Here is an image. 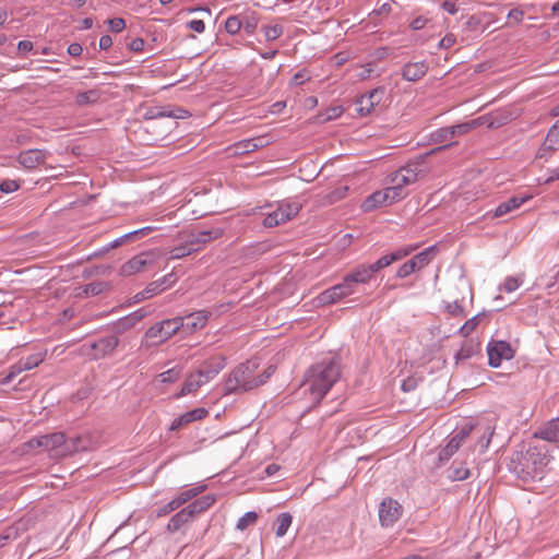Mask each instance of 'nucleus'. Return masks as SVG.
I'll list each match as a JSON object with an SVG mask.
<instances>
[{
	"label": "nucleus",
	"mask_w": 559,
	"mask_h": 559,
	"mask_svg": "<svg viewBox=\"0 0 559 559\" xmlns=\"http://www.w3.org/2000/svg\"><path fill=\"white\" fill-rule=\"evenodd\" d=\"M341 374V361L337 357L323 358L306 371L302 392L309 395L311 404L317 405L340 380Z\"/></svg>",
	"instance_id": "obj_1"
},
{
	"label": "nucleus",
	"mask_w": 559,
	"mask_h": 559,
	"mask_svg": "<svg viewBox=\"0 0 559 559\" xmlns=\"http://www.w3.org/2000/svg\"><path fill=\"white\" fill-rule=\"evenodd\" d=\"M551 456L546 447L530 445L525 452L512 454L509 468L524 481L543 479Z\"/></svg>",
	"instance_id": "obj_2"
},
{
	"label": "nucleus",
	"mask_w": 559,
	"mask_h": 559,
	"mask_svg": "<svg viewBox=\"0 0 559 559\" xmlns=\"http://www.w3.org/2000/svg\"><path fill=\"white\" fill-rule=\"evenodd\" d=\"M29 449H44L51 457H64L75 452L86 450L82 444V438L67 439L62 432H53L31 439L26 444Z\"/></svg>",
	"instance_id": "obj_3"
},
{
	"label": "nucleus",
	"mask_w": 559,
	"mask_h": 559,
	"mask_svg": "<svg viewBox=\"0 0 559 559\" xmlns=\"http://www.w3.org/2000/svg\"><path fill=\"white\" fill-rule=\"evenodd\" d=\"M415 249L416 247L413 246L399 248L395 251L379 258L371 264H359L355 266L347 273V275L356 286L359 284H367L374 277L376 273L409 255Z\"/></svg>",
	"instance_id": "obj_4"
},
{
	"label": "nucleus",
	"mask_w": 559,
	"mask_h": 559,
	"mask_svg": "<svg viewBox=\"0 0 559 559\" xmlns=\"http://www.w3.org/2000/svg\"><path fill=\"white\" fill-rule=\"evenodd\" d=\"M258 364L255 361H246L239 364L233 369L224 382L225 394L247 392L261 385V381H257L255 373Z\"/></svg>",
	"instance_id": "obj_5"
},
{
	"label": "nucleus",
	"mask_w": 559,
	"mask_h": 559,
	"mask_svg": "<svg viewBox=\"0 0 559 559\" xmlns=\"http://www.w3.org/2000/svg\"><path fill=\"white\" fill-rule=\"evenodd\" d=\"M420 164L409 163L406 166L391 174L389 178L390 186L386 187L392 193L391 200H402L407 195L405 187L415 183L421 173Z\"/></svg>",
	"instance_id": "obj_6"
},
{
	"label": "nucleus",
	"mask_w": 559,
	"mask_h": 559,
	"mask_svg": "<svg viewBox=\"0 0 559 559\" xmlns=\"http://www.w3.org/2000/svg\"><path fill=\"white\" fill-rule=\"evenodd\" d=\"M182 322L180 317L162 320L152 325L146 332L145 337L154 344H162L181 332Z\"/></svg>",
	"instance_id": "obj_7"
},
{
	"label": "nucleus",
	"mask_w": 559,
	"mask_h": 559,
	"mask_svg": "<svg viewBox=\"0 0 559 559\" xmlns=\"http://www.w3.org/2000/svg\"><path fill=\"white\" fill-rule=\"evenodd\" d=\"M357 292L356 285L350 280V277L346 274L343 277V282L338 283L318 295L316 298L317 305L326 306L336 304L340 300L354 295Z\"/></svg>",
	"instance_id": "obj_8"
},
{
	"label": "nucleus",
	"mask_w": 559,
	"mask_h": 559,
	"mask_svg": "<svg viewBox=\"0 0 559 559\" xmlns=\"http://www.w3.org/2000/svg\"><path fill=\"white\" fill-rule=\"evenodd\" d=\"M155 255L152 252H141L123 263L120 267L122 276H131L150 270L155 264Z\"/></svg>",
	"instance_id": "obj_9"
},
{
	"label": "nucleus",
	"mask_w": 559,
	"mask_h": 559,
	"mask_svg": "<svg viewBox=\"0 0 559 559\" xmlns=\"http://www.w3.org/2000/svg\"><path fill=\"white\" fill-rule=\"evenodd\" d=\"M402 514V506L392 498H385L379 506V521L383 527L393 526Z\"/></svg>",
	"instance_id": "obj_10"
},
{
	"label": "nucleus",
	"mask_w": 559,
	"mask_h": 559,
	"mask_svg": "<svg viewBox=\"0 0 559 559\" xmlns=\"http://www.w3.org/2000/svg\"><path fill=\"white\" fill-rule=\"evenodd\" d=\"M488 361L493 368H498L502 360H510L514 357V350L506 341L490 342L487 346Z\"/></svg>",
	"instance_id": "obj_11"
},
{
	"label": "nucleus",
	"mask_w": 559,
	"mask_h": 559,
	"mask_svg": "<svg viewBox=\"0 0 559 559\" xmlns=\"http://www.w3.org/2000/svg\"><path fill=\"white\" fill-rule=\"evenodd\" d=\"M474 426L467 424L463 426L456 433H454L445 444V447L439 453V461H449L460 449L461 444L468 438L473 431Z\"/></svg>",
	"instance_id": "obj_12"
},
{
	"label": "nucleus",
	"mask_w": 559,
	"mask_h": 559,
	"mask_svg": "<svg viewBox=\"0 0 559 559\" xmlns=\"http://www.w3.org/2000/svg\"><path fill=\"white\" fill-rule=\"evenodd\" d=\"M211 314L212 313L209 310H198L187 316L180 317L182 322L181 333L183 335H188L203 329L206 325Z\"/></svg>",
	"instance_id": "obj_13"
},
{
	"label": "nucleus",
	"mask_w": 559,
	"mask_h": 559,
	"mask_svg": "<svg viewBox=\"0 0 559 559\" xmlns=\"http://www.w3.org/2000/svg\"><path fill=\"white\" fill-rule=\"evenodd\" d=\"M383 95H384V88L378 87V88H374V90L370 91L369 93L360 96L356 100V111L360 116H367V115L371 114L374 106L380 104V102L382 100Z\"/></svg>",
	"instance_id": "obj_14"
},
{
	"label": "nucleus",
	"mask_w": 559,
	"mask_h": 559,
	"mask_svg": "<svg viewBox=\"0 0 559 559\" xmlns=\"http://www.w3.org/2000/svg\"><path fill=\"white\" fill-rule=\"evenodd\" d=\"M119 344V338L116 335H108L100 337L90 344L91 350H93L92 357L94 359L103 358L110 355Z\"/></svg>",
	"instance_id": "obj_15"
},
{
	"label": "nucleus",
	"mask_w": 559,
	"mask_h": 559,
	"mask_svg": "<svg viewBox=\"0 0 559 559\" xmlns=\"http://www.w3.org/2000/svg\"><path fill=\"white\" fill-rule=\"evenodd\" d=\"M47 156L48 152L44 150H26L22 151L17 155V162L21 166H23L26 169H34L39 165L44 164L47 159Z\"/></svg>",
	"instance_id": "obj_16"
},
{
	"label": "nucleus",
	"mask_w": 559,
	"mask_h": 559,
	"mask_svg": "<svg viewBox=\"0 0 559 559\" xmlns=\"http://www.w3.org/2000/svg\"><path fill=\"white\" fill-rule=\"evenodd\" d=\"M531 195H514L508 199L504 202H501L493 211L492 217L498 218L501 217L523 205L526 201H528ZM491 212H488L487 215H490Z\"/></svg>",
	"instance_id": "obj_17"
},
{
	"label": "nucleus",
	"mask_w": 559,
	"mask_h": 559,
	"mask_svg": "<svg viewBox=\"0 0 559 559\" xmlns=\"http://www.w3.org/2000/svg\"><path fill=\"white\" fill-rule=\"evenodd\" d=\"M391 198L392 193L388 188L376 191L364 201L362 209L368 212L381 205H388L396 202V200H391Z\"/></svg>",
	"instance_id": "obj_18"
},
{
	"label": "nucleus",
	"mask_w": 559,
	"mask_h": 559,
	"mask_svg": "<svg viewBox=\"0 0 559 559\" xmlns=\"http://www.w3.org/2000/svg\"><path fill=\"white\" fill-rule=\"evenodd\" d=\"M428 71L426 61L409 62L402 69V76L409 82H416L421 79Z\"/></svg>",
	"instance_id": "obj_19"
},
{
	"label": "nucleus",
	"mask_w": 559,
	"mask_h": 559,
	"mask_svg": "<svg viewBox=\"0 0 559 559\" xmlns=\"http://www.w3.org/2000/svg\"><path fill=\"white\" fill-rule=\"evenodd\" d=\"M206 415L207 411L205 408H194L192 411H189L174 419L169 427V430L176 431L183 427L185 425L204 418Z\"/></svg>",
	"instance_id": "obj_20"
},
{
	"label": "nucleus",
	"mask_w": 559,
	"mask_h": 559,
	"mask_svg": "<svg viewBox=\"0 0 559 559\" xmlns=\"http://www.w3.org/2000/svg\"><path fill=\"white\" fill-rule=\"evenodd\" d=\"M534 437L549 442H559V417L546 423L534 433Z\"/></svg>",
	"instance_id": "obj_21"
},
{
	"label": "nucleus",
	"mask_w": 559,
	"mask_h": 559,
	"mask_svg": "<svg viewBox=\"0 0 559 559\" xmlns=\"http://www.w3.org/2000/svg\"><path fill=\"white\" fill-rule=\"evenodd\" d=\"M226 367V357L224 355H215L206 359L200 366L211 380H213Z\"/></svg>",
	"instance_id": "obj_22"
},
{
	"label": "nucleus",
	"mask_w": 559,
	"mask_h": 559,
	"mask_svg": "<svg viewBox=\"0 0 559 559\" xmlns=\"http://www.w3.org/2000/svg\"><path fill=\"white\" fill-rule=\"evenodd\" d=\"M193 518L190 511L186 508L174 514L167 523L166 530L169 533H176L180 531L185 525L192 522Z\"/></svg>",
	"instance_id": "obj_23"
},
{
	"label": "nucleus",
	"mask_w": 559,
	"mask_h": 559,
	"mask_svg": "<svg viewBox=\"0 0 559 559\" xmlns=\"http://www.w3.org/2000/svg\"><path fill=\"white\" fill-rule=\"evenodd\" d=\"M215 501L216 499L214 495H205L189 503L187 509L190 511L192 518L194 519L197 515L209 510L215 503Z\"/></svg>",
	"instance_id": "obj_24"
},
{
	"label": "nucleus",
	"mask_w": 559,
	"mask_h": 559,
	"mask_svg": "<svg viewBox=\"0 0 559 559\" xmlns=\"http://www.w3.org/2000/svg\"><path fill=\"white\" fill-rule=\"evenodd\" d=\"M265 145L264 138H254L240 141L235 144L236 152L239 154H246L257 151Z\"/></svg>",
	"instance_id": "obj_25"
},
{
	"label": "nucleus",
	"mask_w": 559,
	"mask_h": 559,
	"mask_svg": "<svg viewBox=\"0 0 559 559\" xmlns=\"http://www.w3.org/2000/svg\"><path fill=\"white\" fill-rule=\"evenodd\" d=\"M205 488V485H197L192 488L180 491L173 500L178 506V508H180L191 499L195 498L198 495L202 493Z\"/></svg>",
	"instance_id": "obj_26"
},
{
	"label": "nucleus",
	"mask_w": 559,
	"mask_h": 559,
	"mask_svg": "<svg viewBox=\"0 0 559 559\" xmlns=\"http://www.w3.org/2000/svg\"><path fill=\"white\" fill-rule=\"evenodd\" d=\"M438 252L437 246H430L423 250L421 252L417 253L412 258L413 261L416 262V266L419 269H424L436 257Z\"/></svg>",
	"instance_id": "obj_27"
},
{
	"label": "nucleus",
	"mask_w": 559,
	"mask_h": 559,
	"mask_svg": "<svg viewBox=\"0 0 559 559\" xmlns=\"http://www.w3.org/2000/svg\"><path fill=\"white\" fill-rule=\"evenodd\" d=\"M431 140L435 143H443L447 142L448 144L438 147L437 150L440 151L442 148H445L452 144H454L453 140V131H450L449 127L440 128L431 133Z\"/></svg>",
	"instance_id": "obj_28"
},
{
	"label": "nucleus",
	"mask_w": 559,
	"mask_h": 559,
	"mask_svg": "<svg viewBox=\"0 0 559 559\" xmlns=\"http://www.w3.org/2000/svg\"><path fill=\"white\" fill-rule=\"evenodd\" d=\"M471 476V471L462 463L456 464L455 462L448 469V477L452 481L465 480Z\"/></svg>",
	"instance_id": "obj_29"
},
{
	"label": "nucleus",
	"mask_w": 559,
	"mask_h": 559,
	"mask_svg": "<svg viewBox=\"0 0 559 559\" xmlns=\"http://www.w3.org/2000/svg\"><path fill=\"white\" fill-rule=\"evenodd\" d=\"M44 357L45 356L41 353L29 355L25 359H21L16 362V370L17 371L31 370V369L37 367L40 362H43Z\"/></svg>",
	"instance_id": "obj_30"
},
{
	"label": "nucleus",
	"mask_w": 559,
	"mask_h": 559,
	"mask_svg": "<svg viewBox=\"0 0 559 559\" xmlns=\"http://www.w3.org/2000/svg\"><path fill=\"white\" fill-rule=\"evenodd\" d=\"M223 233H224V230L219 227L200 230L195 235H193V237H194L193 242L206 243L211 240L219 238L223 235Z\"/></svg>",
	"instance_id": "obj_31"
},
{
	"label": "nucleus",
	"mask_w": 559,
	"mask_h": 559,
	"mask_svg": "<svg viewBox=\"0 0 559 559\" xmlns=\"http://www.w3.org/2000/svg\"><path fill=\"white\" fill-rule=\"evenodd\" d=\"M100 95V91L96 88L81 92L76 94L75 103L79 106L92 105L99 100Z\"/></svg>",
	"instance_id": "obj_32"
},
{
	"label": "nucleus",
	"mask_w": 559,
	"mask_h": 559,
	"mask_svg": "<svg viewBox=\"0 0 559 559\" xmlns=\"http://www.w3.org/2000/svg\"><path fill=\"white\" fill-rule=\"evenodd\" d=\"M292 522H293V516L290 513L288 512H283L281 513L277 518H276V521H275V525H276V530H275V534L277 537H283L289 526L292 525Z\"/></svg>",
	"instance_id": "obj_33"
},
{
	"label": "nucleus",
	"mask_w": 559,
	"mask_h": 559,
	"mask_svg": "<svg viewBox=\"0 0 559 559\" xmlns=\"http://www.w3.org/2000/svg\"><path fill=\"white\" fill-rule=\"evenodd\" d=\"M287 222V215L284 216L283 211L277 207L275 211L271 212L263 219V225L267 228L278 226Z\"/></svg>",
	"instance_id": "obj_34"
},
{
	"label": "nucleus",
	"mask_w": 559,
	"mask_h": 559,
	"mask_svg": "<svg viewBox=\"0 0 559 559\" xmlns=\"http://www.w3.org/2000/svg\"><path fill=\"white\" fill-rule=\"evenodd\" d=\"M201 388L200 382L195 378L194 373H190L185 380L179 396L188 395L197 392Z\"/></svg>",
	"instance_id": "obj_35"
},
{
	"label": "nucleus",
	"mask_w": 559,
	"mask_h": 559,
	"mask_svg": "<svg viewBox=\"0 0 559 559\" xmlns=\"http://www.w3.org/2000/svg\"><path fill=\"white\" fill-rule=\"evenodd\" d=\"M108 283L106 282H94L83 286L82 294L85 296H96L102 294L108 288Z\"/></svg>",
	"instance_id": "obj_36"
},
{
	"label": "nucleus",
	"mask_w": 559,
	"mask_h": 559,
	"mask_svg": "<svg viewBox=\"0 0 559 559\" xmlns=\"http://www.w3.org/2000/svg\"><path fill=\"white\" fill-rule=\"evenodd\" d=\"M262 31H263L264 37L267 41L276 40L284 33V28L280 24L265 25L262 27Z\"/></svg>",
	"instance_id": "obj_37"
},
{
	"label": "nucleus",
	"mask_w": 559,
	"mask_h": 559,
	"mask_svg": "<svg viewBox=\"0 0 559 559\" xmlns=\"http://www.w3.org/2000/svg\"><path fill=\"white\" fill-rule=\"evenodd\" d=\"M242 28V21L239 15H231L225 21V31L229 35H236Z\"/></svg>",
	"instance_id": "obj_38"
},
{
	"label": "nucleus",
	"mask_w": 559,
	"mask_h": 559,
	"mask_svg": "<svg viewBox=\"0 0 559 559\" xmlns=\"http://www.w3.org/2000/svg\"><path fill=\"white\" fill-rule=\"evenodd\" d=\"M258 520V514L254 511L245 513L236 523L238 531H245L248 526L253 525Z\"/></svg>",
	"instance_id": "obj_39"
},
{
	"label": "nucleus",
	"mask_w": 559,
	"mask_h": 559,
	"mask_svg": "<svg viewBox=\"0 0 559 559\" xmlns=\"http://www.w3.org/2000/svg\"><path fill=\"white\" fill-rule=\"evenodd\" d=\"M523 281H524V275L508 276L506 278L504 283L502 284L501 289L504 290L506 293H512V292L516 290L522 285Z\"/></svg>",
	"instance_id": "obj_40"
},
{
	"label": "nucleus",
	"mask_w": 559,
	"mask_h": 559,
	"mask_svg": "<svg viewBox=\"0 0 559 559\" xmlns=\"http://www.w3.org/2000/svg\"><path fill=\"white\" fill-rule=\"evenodd\" d=\"M478 124H479L478 120H472L471 122H464V123H460L456 126H450L449 128H450V131H453V139H454L455 136L466 134L467 132H469L472 129H474Z\"/></svg>",
	"instance_id": "obj_41"
},
{
	"label": "nucleus",
	"mask_w": 559,
	"mask_h": 559,
	"mask_svg": "<svg viewBox=\"0 0 559 559\" xmlns=\"http://www.w3.org/2000/svg\"><path fill=\"white\" fill-rule=\"evenodd\" d=\"M181 376V368L174 367L171 369H168L162 373H159L158 378L160 382L163 383H173L177 381Z\"/></svg>",
	"instance_id": "obj_42"
},
{
	"label": "nucleus",
	"mask_w": 559,
	"mask_h": 559,
	"mask_svg": "<svg viewBox=\"0 0 559 559\" xmlns=\"http://www.w3.org/2000/svg\"><path fill=\"white\" fill-rule=\"evenodd\" d=\"M416 271H419V269L416 266V262L409 259L399 267L396 276L399 278H405Z\"/></svg>",
	"instance_id": "obj_43"
},
{
	"label": "nucleus",
	"mask_w": 559,
	"mask_h": 559,
	"mask_svg": "<svg viewBox=\"0 0 559 559\" xmlns=\"http://www.w3.org/2000/svg\"><path fill=\"white\" fill-rule=\"evenodd\" d=\"M187 111L182 109H178L177 112L171 110H164V109H154L150 111V118H162V117H169V118H183L182 114H186Z\"/></svg>",
	"instance_id": "obj_44"
},
{
	"label": "nucleus",
	"mask_w": 559,
	"mask_h": 559,
	"mask_svg": "<svg viewBox=\"0 0 559 559\" xmlns=\"http://www.w3.org/2000/svg\"><path fill=\"white\" fill-rule=\"evenodd\" d=\"M480 321V316H474L469 320H467L460 329V334L464 337L468 336L478 325Z\"/></svg>",
	"instance_id": "obj_45"
},
{
	"label": "nucleus",
	"mask_w": 559,
	"mask_h": 559,
	"mask_svg": "<svg viewBox=\"0 0 559 559\" xmlns=\"http://www.w3.org/2000/svg\"><path fill=\"white\" fill-rule=\"evenodd\" d=\"M280 210L283 211L284 216L287 215V221L296 216L300 211V204L297 202L281 204Z\"/></svg>",
	"instance_id": "obj_46"
},
{
	"label": "nucleus",
	"mask_w": 559,
	"mask_h": 559,
	"mask_svg": "<svg viewBox=\"0 0 559 559\" xmlns=\"http://www.w3.org/2000/svg\"><path fill=\"white\" fill-rule=\"evenodd\" d=\"M20 183L16 180L4 179L0 182V191L3 193H11L19 190Z\"/></svg>",
	"instance_id": "obj_47"
},
{
	"label": "nucleus",
	"mask_w": 559,
	"mask_h": 559,
	"mask_svg": "<svg viewBox=\"0 0 559 559\" xmlns=\"http://www.w3.org/2000/svg\"><path fill=\"white\" fill-rule=\"evenodd\" d=\"M310 79H311V75H310L309 71L306 69H302L294 74V76L292 78V85H295V86L301 85L305 82L309 81Z\"/></svg>",
	"instance_id": "obj_48"
},
{
	"label": "nucleus",
	"mask_w": 559,
	"mask_h": 559,
	"mask_svg": "<svg viewBox=\"0 0 559 559\" xmlns=\"http://www.w3.org/2000/svg\"><path fill=\"white\" fill-rule=\"evenodd\" d=\"M445 311L453 317H464V309L459 301L448 302L444 307Z\"/></svg>",
	"instance_id": "obj_49"
},
{
	"label": "nucleus",
	"mask_w": 559,
	"mask_h": 559,
	"mask_svg": "<svg viewBox=\"0 0 559 559\" xmlns=\"http://www.w3.org/2000/svg\"><path fill=\"white\" fill-rule=\"evenodd\" d=\"M493 435V428L488 426L484 431V437L479 440L480 452H485L490 444L491 437Z\"/></svg>",
	"instance_id": "obj_50"
},
{
	"label": "nucleus",
	"mask_w": 559,
	"mask_h": 559,
	"mask_svg": "<svg viewBox=\"0 0 559 559\" xmlns=\"http://www.w3.org/2000/svg\"><path fill=\"white\" fill-rule=\"evenodd\" d=\"M164 290L165 286H162V284L158 281H154L145 287V293L148 295L150 298L160 294Z\"/></svg>",
	"instance_id": "obj_51"
},
{
	"label": "nucleus",
	"mask_w": 559,
	"mask_h": 559,
	"mask_svg": "<svg viewBox=\"0 0 559 559\" xmlns=\"http://www.w3.org/2000/svg\"><path fill=\"white\" fill-rule=\"evenodd\" d=\"M179 509L178 506L175 503V501L171 499L168 503L162 506L160 508L156 509V515L158 518L166 516L167 514L171 513L173 511Z\"/></svg>",
	"instance_id": "obj_52"
},
{
	"label": "nucleus",
	"mask_w": 559,
	"mask_h": 559,
	"mask_svg": "<svg viewBox=\"0 0 559 559\" xmlns=\"http://www.w3.org/2000/svg\"><path fill=\"white\" fill-rule=\"evenodd\" d=\"M108 24H109L110 31H112L115 33H120L126 27V22L121 17L110 19V20H108Z\"/></svg>",
	"instance_id": "obj_53"
},
{
	"label": "nucleus",
	"mask_w": 559,
	"mask_h": 559,
	"mask_svg": "<svg viewBox=\"0 0 559 559\" xmlns=\"http://www.w3.org/2000/svg\"><path fill=\"white\" fill-rule=\"evenodd\" d=\"M127 320H128L127 316L119 319L114 325L115 331L121 333V332L127 331L134 326V324H131V321H127Z\"/></svg>",
	"instance_id": "obj_54"
},
{
	"label": "nucleus",
	"mask_w": 559,
	"mask_h": 559,
	"mask_svg": "<svg viewBox=\"0 0 559 559\" xmlns=\"http://www.w3.org/2000/svg\"><path fill=\"white\" fill-rule=\"evenodd\" d=\"M155 228L152 227V226H146V227H143V228H140V229H136V230H133V231H130L128 233V236L131 237V239H135V238H141V237H144V236H147L148 234H151Z\"/></svg>",
	"instance_id": "obj_55"
},
{
	"label": "nucleus",
	"mask_w": 559,
	"mask_h": 559,
	"mask_svg": "<svg viewBox=\"0 0 559 559\" xmlns=\"http://www.w3.org/2000/svg\"><path fill=\"white\" fill-rule=\"evenodd\" d=\"M275 372L274 366H269L262 373L255 374L257 381H261V385L264 384Z\"/></svg>",
	"instance_id": "obj_56"
},
{
	"label": "nucleus",
	"mask_w": 559,
	"mask_h": 559,
	"mask_svg": "<svg viewBox=\"0 0 559 559\" xmlns=\"http://www.w3.org/2000/svg\"><path fill=\"white\" fill-rule=\"evenodd\" d=\"M456 43V37L453 34H447L439 41V47L442 49L451 48Z\"/></svg>",
	"instance_id": "obj_57"
},
{
	"label": "nucleus",
	"mask_w": 559,
	"mask_h": 559,
	"mask_svg": "<svg viewBox=\"0 0 559 559\" xmlns=\"http://www.w3.org/2000/svg\"><path fill=\"white\" fill-rule=\"evenodd\" d=\"M187 27L197 33H203L205 31V23L202 20H191L187 23Z\"/></svg>",
	"instance_id": "obj_58"
},
{
	"label": "nucleus",
	"mask_w": 559,
	"mask_h": 559,
	"mask_svg": "<svg viewBox=\"0 0 559 559\" xmlns=\"http://www.w3.org/2000/svg\"><path fill=\"white\" fill-rule=\"evenodd\" d=\"M129 48L134 51V52H140L143 50L144 48V40L140 37H136V38H133L130 43H129Z\"/></svg>",
	"instance_id": "obj_59"
},
{
	"label": "nucleus",
	"mask_w": 559,
	"mask_h": 559,
	"mask_svg": "<svg viewBox=\"0 0 559 559\" xmlns=\"http://www.w3.org/2000/svg\"><path fill=\"white\" fill-rule=\"evenodd\" d=\"M157 281L162 284V286H165L166 289L168 287H171L176 283L177 278L174 275V273H169Z\"/></svg>",
	"instance_id": "obj_60"
},
{
	"label": "nucleus",
	"mask_w": 559,
	"mask_h": 559,
	"mask_svg": "<svg viewBox=\"0 0 559 559\" xmlns=\"http://www.w3.org/2000/svg\"><path fill=\"white\" fill-rule=\"evenodd\" d=\"M427 21H428V20H427L426 17H424V16H417L416 19H414V20L411 22L409 26H411V28H412V29H414V31H419V29H421V28H424V27H425V25H426Z\"/></svg>",
	"instance_id": "obj_61"
},
{
	"label": "nucleus",
	"mask_w": 559,
	"mask_h": 559,
	"mask_svg": "<svg viewBox=\"0 0 559 559\" xmlns=\"http://www.w3.org/2000/svg\"><path fill=\"white\" fill-rule=\"evenodd\" d=\"M145 317V312L143 310H136L127 316L128 320L127 321H131V324H136L138 322H140L143 318Z\"/></svg>",
	"instance_id": "obj_62"
},
{
	"label": "nucleus",
	"mask_w": 559,
	"mask_h": 559,
	"mask_svg": "<svg viewBox=\"0 0 559 559\" xmlns=\"http://www.w3.org/2000/svg\"><path fill=\"white\" fill-rule=\"evenodd\" d=\"M82 51H83V48L79 43H72L68 47V53L72 57L81 56Z\"/></svg>",
	"instance_id": "obj_63"
},
{
	"label": "nucleus",
	"mask_w": 559,
	"mask_h": 559,
	"mask_svg": "<svg viewBox=\"0 0 559 559\" xmlns=\"http://www.w3.org/2000/svg\"><path fill=\"white\" fill-rule=\"evenodd\" d=\"M524 12L520 9H513L509 12L508 17L513 20L515 23H520L523 20Z\"/></svg>",
	"instance_id": "obj_64"
}]
</instances>
